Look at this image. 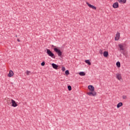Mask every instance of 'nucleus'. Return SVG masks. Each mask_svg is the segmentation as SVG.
Instances as JSON below:
<instances>
[{
  "label": "nucleus",
  "instance_id": "f257e3e1",
  "mask_svg": "<svg viewBox=\"0 0 130 130\" xmlns=\"http://www.w3.org/2000/svg\"><path fill=\"white\" fill-rule=\"evenodd\" d=\"M86 94L89 96H95L97 95V92H95V90H93V91H90L88 92H87Z\"/></svg>",
  "mask_w": 130,
  "mask_h": 130
},
{
  "label": "nucleus",
  "instance_id": "f03ea898",
  "mask_svg": "<svg viewBox=\"0 0 130 130\" xmlns=\"http://www.w3.org/2000/svg\"><path fill=\"white\" fill-rule=\"evenodd\" d=\"M47 54L52 58H55V55L53 53H52L50 50L47 49Z\"/></svg>",
  "mask_w": 130,
  "mask_h": 130
},
{
  "label": "nucleus",
  "instance_id": "7ed1b4c3",
  "mask_svg": "<svg viewBox=\"0 0 130 130\" xmlns=\"http://www.w3.org/2000/svg\"><path fill=\"white\" fill-rule=\"evenodd\" d=\"M126 46V45H125V44H120L118 45V47L120 50H124Z\"/></svg>",
  "mask_w": 130,
  "mask_h": 130
},
{
  "label": "nucleus",
  "instance_id": "20e7f679",
  "mask_svg": "<svg viewBox=\"0 0 130 130\" xmlns=\"http://www.w3.org/2000/svg\"><path fill=\"white\" fill-rule=\"evenodd\" d=\"M116 78L119 81H122V77H121V74L117 73L116 74Z\"/></svg>",
  "mask_w": 130,
  "mask_h": 130
},
{
  "label": "nucleus",
  "instance_id": "39448f33",
  "mask_svg": "<svg viewBox=\"0 0 130 130\" xmlns=\"http://www.w3.org/2000/svg\"><path fill=\"white\" fill-rule=\"evenodd\" d=\"M54 50L58 54V56H60L62 55V52H61V51L60 50H58L56 48H54Z\"/></svg>",
  "mask_w": 130,
  "mask_h": 130
},
{
  "label": "nucleus",
  "instance_id": "423d86ee",
  "mask_svg": "<svg viewBox=\"0 0 130 130\" xmlns=\"http://www.w3.org/2000/svg\"><path fill=\"white\" fill-rule=\"evenodd\" d=\"M11 101L12 103V106L14 107H16L17 106H18V104L15 101L13 100V99H12Z\"/></svg>",
  "mask_w": 130,
  "mask_h": 130
},
{
  "label": "nucleus",
  "instance_id": "0eeeda50",
  "mask_svg": "<svg viewBox=\"0 0 130 130\" xmlns=\"http://www.w3.org/2000/svg\"><path fill=\"white\" fill-rule=\"evenodd\" d=\"M120 38V34H119V32H117L116 33V36L115 37V40L118 41L119 40Z\"/></svg>",
  "mask_w": 130,
  "mask_h": 130
},
{
  "label": "nucleus",
  "instance_id": "6e6552de",
  "mask_svg": "<svg viewBox=\"0 0 130 130\" xmlns=\"http://www.w3.org/2000/svg\"><path fill=\"white\" fill-rule=\"evenodd\" d=\"M88 89L90 90V91L95 90V88L93 86L90 85L88 86Z\"/></svg>",
  "mask_w": 130,
  "mask_h": 130
},
{
  "label": "nucleus",
  "instance_id": "1a4fd4ad",
  "mask_svg": "<svg viewBox=\"0 0 130 130\" xmlns=\"http://www.w3.org/2000/svg\"><path fill=\"white\" fill-rule=\"evenodd\" d=\"M86 4L87 5V6L89 8H91L92 9H93V10H96V7H95L94 6L89 4L88 2L86 3Z\"/></svg>",
  "mask_w": 130,
  "mask_h": 130
},
{
  "label": "nucleus",
  "instance_id": "9d476101",
  "mask_svg": "<svg viewBox=\"0 0 130 130\" xmlns=\"http://www.w3.org/2000/svg\"><path fill=\"white\" fill-rule=\"evenodd\" d=\"M112 7H113V8L114 9L118 8V7H119V5H118V3L116 2V3H114V4H113Z\"/></svg>",
  "mask_w": 130,
  "mask_h": 130
},
{
  "label": "nucleus",
  "instance_id": "9b49d317",
  "mask_svg": "<svg viewBox=\"0 0 130 130\" xmlns=\"http://www.w3.org/2000/svg\"><path fill=\"white\" fill-rule=\"evenodd\" d=\"M13 76H14V72H13V71L12 70L9 71V73L8 74V77H12Z\"/></svg>",
  "mask_w": 130,
  "mask_h": 130
},
{
  "label": "nucleus",
  "instance_id": "f8f14e48",
  "mask_svg": "<svg viewBox=\"0 0 130 130\" xmlns=\"http://www.w3.org/2000/svg\"><path fill=\"white\" fill-rule=\"evenodd\" d=\"M52 66L53 68H54V69H56V70L58 69V65H57L55 63H52Z\"/></svg>",
  "mask_w": 130,
  "mask_h": 130
},
{
  "label": "nucleus",
  "instance_id": "ddd939ff",
  "mask_svg": "<svg viewBox=\"0 0 130 130\" xmlns=\"http://www.w3.org/2000/svg\"><path fill=\"white\" fill-rule=\"evenodd\" d=\"M122 105H123V104L122 102L119 103L117 105V108L118 109V108H120L122 106Z\"/></svg>",
  "mask_w": 130,
  "mask_h": 130
},
{
  "label": "nucleus",
  "instance_id": "4468645a",
  "mask_svg": "<svg viewBox=\"0 0 130 130\" xmlns=\"http://www.w3.org/2000/svg\"><path fill=\"white\" fill-rule=\"evenodd\" d=\"M103 55H104V56L105 57H107L109 55V53L107 51H105L104 53H103Z\"/></svg>",
  "mask_w": 130,
  "mask_h": 130
},
{
  "label": "nucleus",
  "instance_id": "2eb2a0df",
  "mask_svg": "<svg viewBox=\"0 0 130 130\" xmlns=\"http://www.w3.org/2000/svg\"><path fill=\"white\" fill-rule=\"evenodd\" d=\"M119 3L125 4L126 3V0H117Z\"/></svg>",
  "mask_w": 130,
  "mask_h": 130
},
{
  "label": "nucleus",
  "instance_id": "dca6fc26",
  "mask_svg": "<svg viewBox=\"0 0 130 130\" xmlns=\"http://www.w3.org/2000/svg\"><path fill=\"white\" fill-rule=\"evenodd\" d=\"M79 75L81 76H84L86 75V73L84 72H80L79 73Z\"/></svg>",
  "mask_w": 130,
  "mask_h": 130
},
{
  "label": "nucleus",
  "instance_id": "f3484780",
  "mask_svg": "<svg viewBox=\"0 0 130 130\" xmlns=\"http://www.w3.org/2000/svg\"><path fill=\"white\" fill-rule=\"evenodd\" d=\"M85 62L87 63L88 65H91V63L90 62L89 60H86Z\"/></svg>",
  "mask_w": 130,
  "mask_h": 130
},
{
  "label": "nucleus",
  "instance_id": "a211bd4d",
  "mask_svg": "<svg viewBox=\"0 0 130 130\" xmlns=\"http://www.w3.org/2000/svg\"><path fill=\"white\" fill-rule=\"evenodd\" d=\"M25 74L28 75V76H29L30 75H31V72L29 71H26L25 72Z\"/></svg>",
  "mask_w": 130,
  "mask_h": 130
},
{
  "label": "nucleus",
  "instance_id": "6ab92c4d",
  "mask_svg": "<svg viewBox=\"0 0 130 130\" xmlns=\"http://www.w3.org/2000/svg\"><path fill=\"white\" fill-rule=\"evenodd\" d=\"M116 64L118 68H120V62L119 61L117 62Z\"/></svg>",
  "mask_w": 130,
  "mask_h": 130
},
{
  "label": "nucleus",
  "instance_id": "aec40b11",
  "mask_svg": "<svg viewBox=\"0 0 130 130\" xmlns=\"http://www.w3.org/2000/svg\"><path fill=\"white\" fill-rule=\"evenodd\" d=\"M122 98L123 100H126V99H127V96H126L125 95H123L122 96Z\"/></svg>",
  "mask_w": 130,
  "mask_h": 130
},
{
  "label": "nucleus",
  "instance_id": "412c9836",
  "mask_svg": "<svg viewBox=\"0 0 130 130\" xmlns=\"http://www.w3.org/2000/svg\"><path fill=\"white\" fill-rule=\"evenodd\" d=\"M68 88L69 90H70V91L72 90V86L70 85L68 86Z\"/></svg>",
  "mask_w": 130,
  "mask_h": 130
},
{
  "label": "nucleus",
  "instance_id": "4be33fe9",
  "mask_svg": "<svg viewBox=\"0 0 130 130\" xmlns=\"http://www.w3.org/2000/svg\"><path fill=\"white\" fill-rule=\"evenodd\" d=\"M99 53H100V54H101V55H103V51L102 50H100Z\"/></svg>",
  "mask_w": 130,
  "mask_h": 130
},
{
  "label": "nucleus",
  "instance_id": "5701e85b",
  "mask_svg": "<svg viewBox=\"0 0 130 130\" xmlns=\"http://www.w3.org/2000/svg\"><path fill=\"white\" fill-rule=\"evenodd\" d=\"M65 73L67 75H69L70 74V73H69V70H67L65 72Z\"/></svg>",
  "mask_w": 130,
  "mask_h": 130
},
{
  "label": "nucleus",
  "instance_id": "b1692460",
  "mask_svg": "<svg viewBox=\"0 0 130 130\" xmlns=\"http://www.w3.org/2000/svg\"><path fill=\"white\" fill-rule=\"evenodd\" d=\"M61 70L64 72L66 71V68L62 67V68H61Z\"/></svg>",
  "mask_w": 130,
  "mask_h": 130
},
{
  "label": "nucleus",
  "instance_id": "393cba45",
  "mask_svg": "<svg viewBox=\"0 0 130 130\" xmlns=\"http://www.w3.org/2000/svg\"><path fill=\"white\" fill-rule=\"evenodd\" d=\"M41 64V66H44L45 64V62H42Z\"/></svg>",
  "mask_w": 130,
  "mask_h": 130
},
{
  "label": "nucleus",
  "instance_id": "a878e982",
  "mask_svg": "<svg viewBox=\"0 0 130 130\" xmlns=\"http://www.w3.org/2000/svg\"><path fill=\"white\" fill-rule=\"evenodd\" d=\"M17 41L20 42V40L19 39H17Z\"/></svg>",
  "mask_w": 130,
  "mask_h": 130
},
{
  "label": "nucleus",
  "instance_id": "bb28decb",
  "mask_svg": "<svg viewBox=\"0 0 130 130\" xmlns=\"http://www.w3.org/2000/svg\"><path fill=\"white\" fill-rule=\"evenodd\" d=\"M124 55L126 57H127V56H126V55H125V54H124Z\"/></svg>",
  "mask_w": 130,
  "mask_h": 130
},
{
  "label": "nucleus",
  "instance_id": "cd10ccee",
  "mask_svg": "<svg viewBox=\"0 0 130 130\" xmlns=\"http://www.w3.org/2000/svg\"><path fill=\"white\" fill-rule=\"evenodd\" d=\"M52 46L53 47H55L54 45H52Z\"/></svg>",
  "mask_w": 130,
  "mask_h": 130
}]
</instances>
